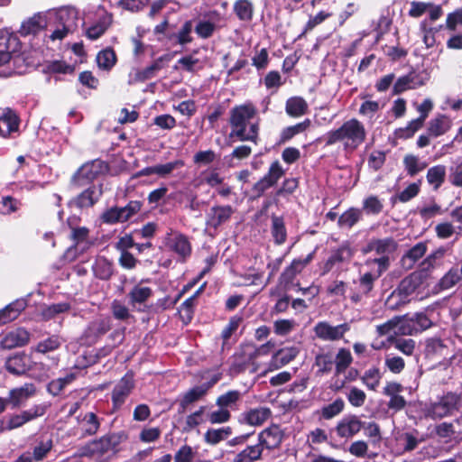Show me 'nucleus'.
<instances>
[{
  "mask_svg": "<svg viewBox=\"0 0 462 462\" xmlns=\"http://www.w3.org/2000/svg\"><path fill=\"white\" fill-rule=\"evenodd\" d=\"M127 437L123 430L105 434L79 447L78 455L96 462H108L120 451V446Z\"/></svg>",
  "mask_w": 462,
  "mask_h": 462,
  "instance_id": "nucleus-1",
  "label": "nucleus"
},
{
  "mask_svg": "<svg viewBox=\"0 0 462 462\" xmlns=\"http://www.w3.org/2000/svg\"><path fill=\"white\" fill-rule=\"evenodd\" d=\"M256 110L252 105H242L230 110L229 125L230 138L238 141H250L256 143L259 134V123L256 119Z\"/></svg>",
  "mask_w": 462,
  "mask_h": 462,
  "instance_id": "nucleus-2",
  "label": "nucleus"
},
{
  "mask_svg": "<svg viewBox=\"0 0 462 462\" xmlns=\"http://www.w3.org/2000/svg\"><path fill=\"white\" fill-rule=\"evenodd\" d=\"M366 137L364 125L356 118L344 122L338 128L327 132L322 137L326 146L342 143L344 150L354 151L359 147Z\"/></svg>",
  "mask_w": 462,
  "mask_h": 462,
  "instance_id": "nucleus-3",
  "label": "nucleus"
},
{
  "mask_svg": "<svg viewBox=\"0 0 462 462\" xmlns=\"http://www.w3.org/2000/svg\"><path fill=\"white\" fill-rule=\"evenodd\" d=\"M272 346L273 344L271 342L263 344L260 346H256L252 343L242 345L239 352L235 356L231 367L232 371L234 373H241L248 366H251V373L257 372L261 368V365L256 359L261 356H268Z\"/></svg>",
  "mask_w": 462,
  "mask_h": 462,
  "instance_id": "nucleus-4",
  "label": "nucleus"
},
{
  "mask_svg": "<svg viewBox=\"0 0 462 462\" xmlns=\"http://www.w3.org/2000/svg\"><path fill=\"white\" fill-rule=\"evenodd\" d=\"M397 247V244L393 238L372 239L364 249L365 253L374 252L378 257L368 258L365 264L372 266L377 264V269L385 272L389 267V255L393 254Z\"/></svg>",
  "mask_w": 462,
  "mask_h": 462,
  "instance_id": "nucleus-5",
  "label": "nucleus"
},
{
  "mask_svg": "<svg viewBox=\"0 0 462 462\" xmlns=\"http://www.w3.org/2000/svg\"><path fill=\"white\" fill-rule=\"evenodd\" d=\"M420 284V278L418 274L412 273L405 277L398 287L391 293L386 300V304L391 309H396L411 300Z\"/></svg>",
  "mask_w": 462,
  "mask_h": 462,
  "instance_id": "nucleus-6",
  "label": "nucleus"
},
{
  "mask_svg": "<svg viewBox=\"0 0 462 462\" xmlns=\"http://www.w3.org/2000/svg\"><path fill=\"white\" fill-rule=\"evenodd\" d=\"M459 398L456 393H448L432 402L426 410V415L434 420L450 416L459 410Z\"/></svg>",
  "mask_w": 462,
  "mask_h": 462,
  "instance_id": "nucleus-7",
  "label": "nucleus"
},
{
  "mask_svg": "<svg viewBox=\"0 0 462 462\" xmlns=\"http://www.w3.org/2000/svg\"><path fill=\"white\" fill-rule=\"evenodd\" d=\"M107 171V165L101 160H93L83 164L73 176L76 185L81 187L92 182Z\"/></svg>",
  "mask_w": 462,
  "mask_h": 462,
  "instance_id": "nucleus-8",
  "label": "nucleus"
},
{
  "mask_svg": "<svg viewBox=\"0 0 462 462\" xmlns=\"http://www.w3.org/2000/svg\"><path fill=\"white\" fill-rule=\"evenodd\" d=\"M350 330L348 323H342L332 326L327 321L318 322L313 331L315 336L323 341H337L344 337L345 334Z\"/></svg>",
  "mask_w": 462,
  "mask_h": 462,
  "instance_id": "nucleus-9",
  "label": "nucleus"
},
{
  "mask_svg": "<svg viewBox=\"0 0 462 462\" xmlns=\"http://www.w3.org/2000/svg\"><path fill=\"white\" fill-rule=\"evenodd\" d=\"M430 79L428 69L413 70L409 74L400 77L393 86V93L400 94L405 90L416 88L424 85Z\"/></svg>",
  "mask_w": 462,
  "mask_h": 462,
  "instance_id": "nucleus-10",
  "label": "nucleus"
},
{
  "mask_svg": "<svg viewBox=\"0 0 462 462\" xmlns=\"http://www.w3.org/2000/svg\"><path fill=\"white\" fill-rule=\"evenodd\" d=\"M47 410V405L45 404H37L33 405L28 410L23 411L18 414H12L9 416L7 420V429L8 430H13L18 429L29 421H32L39 417H42L45 414Z\"/></svg>",
  "mask_w": 462,
  "mask_h": 462,
  "instance_id": "nucleus-11",
  "label": "nucleus"
},
{
  "mask_svg": "<svg viewBox=\"0 0 462 462\" xmlns=\"http://www.w3.org/2000/svg\"><path fill=\"white\" fill-rule=\"evenodd\" d=\"M165 246L185 260L191 254V245L184 235L178 232H170L165 236Z\"/></svg>",
  "mask_w": 462,
  "mask_h": 462,
  "instance_id": "nucleus-12",
  "label": "nucleus"
},
{
  "mask_svg": "<svg viewBox=\"0 0 462 462\" xmlns=\"http://www.w3.org/2000/svg\"><path fill=\"white\" fill-rule=\"evenodd\" d=\"M134 387V382L131 374H127L121 378V380L115 385L111 394L114 410H118L122 407Z\"/></svg>",
  "mask_w": 462,
  "mask_h": 462,
  "instance_id": "nucleus-13",
  "label": "nucleus"
},
{
  "mask_svg": "<svg viewBox=\"0 0 462 462\" xmlns=\"http://www.w3.org/2000/svg\"><path fill=\"white\" fill-rule=\"evenodd\" d=\"M353 254L354 251L350 247V245L347 242L343 243L337 250L332 252L331 255L325 262L322 266L321 274L324 275L329 273L341 263H348L353 257Z\"/></svg>",
  "mask_w": 462,
  "mask_h": 462,
  "instance_id": "nucleus-14",
  "label": "nucleus"
},
{
  "mask_svg": "<svg viewBox=\"0 0 462 462\" xmlns=\"http://www.w3.org/2000/svg\"><path fill=\"white\" fill-rule=\"evenodd\" d=\"M376 331L380 336L386 335H411L413 329L410 323L404 319L394 318L387 322L376 327Z\"/></svg>",
  "mask_w": 462,
  "mask_h": 462,
  "instance_id": "nucleus-15",
  "label": "nucleus"
},
{
  "mask_svg": "<svg viewBox=\"0 0 462 462\" xmlns=\"http://www.w3.org/2000/svg\"><path fill=\"white\" fill-rule=\"evenodd\" d=\"M362 428L363 422L356 415H346L337 422L336 432L340 438L350 439Z\"/></svg>",
  "mask_w": 462,
  "mask_h": 462,
  "instance_id": "nucleus-16",
  "label": "nucleus"
},
{
  "mask_svg": "<svg viewBox=\"0 0 462 462\" xmlns=\"http://www.w3.org/2000/svg\"><path fill=\"white\" fill-rule=\"evenodd\" d=\"M298 354L299 350L297 347L292 346L280 349L273 356L268 364V367L262 372V374L265 375L268 372L274 371L289 364L297 356Z\"/></svg>",
  "mask_w": 462,
  "mask_h": 462,
  "instance_id": "nucleus-17",
  "label": "nucleus"
},
{
  "mask_svg": "<svg viewBox=\"0 0 462 462\" xmlns=\"http://www.w3.org/2000/svg\"><path fill=\"white\" fill-rule=\"evenodd\" d=\"M283 438L282 430L277 425H272L258 435V444L262 448L273 449L280 446Z\"/></svg>",
  "mask_w": 462,
  "mask_h": 462,
  "instance_id": "nucleus-18",
  "label": "nucleus"
},
{
  "mask_svg": "<svg viewBox=\"0 0 462 462\" xmlns=\"http://www.w3.org/2000/svg\"><path fill=\"white\" fill-rule=\"evenodd\" d=\"M271 416L272 411L270 408L260 406L243 412L241 414V422L258 427L267 421Z\"/></svg>",
  "mask_w": 462,
  "mask_h": 462,
  "instance_id": "nucleus-19",
  "label": "nucleus"
},
{
  "mask_svg": "<svg viewBox=\"0 0 462 462\" xmlns=\"http://www.w3.org/2000/svg\"><path fill=\"white\" fill-rule=\"evenodd\" d=\"M28 60H0V77H9L13 74H23L34 68L27 62Z\"/></svg>",
  "mask_w": 462,
  "mask_h": 462,
  "instance_id": "nucleus-20",
  "label": "nucleus"
},
{
  "mask_svg": "<svg viewBox=\"0 0 462 462\" xmlns=\"http://www.w3.org/2000/svg\"><path fill=\"white\" fill-rule=\"evenodd\" d=\"M284 171L279 162L271 164L268 172L255 184L254 189L258 192H263L274 186L283 176Z\"/></svg>",
  "mask_w": 462,
  "mask_h": 462,
  "instance_id": "nucleus-21",
  "label": "nucleus"
},
{
  "mask_svg": "<svg viewBox=\"0 0 462 462\" xmlns=\"http://www.w3.org/2000/svg\"><path fill=\"white\" fill-rule=\"evenodd\" d=\"M233 213V208L228 205L212 207L207 215V226L216 229L226 222Z\"/></svg>",
  "mask_w": 462,
  "mask_h": 462,
  "instance_id": "nucleus-22",
  "label": "nucleus"
},
{
  "mask_svg": "<svg viewBox=\"0 0 462 462\" xmlns=\"http://www.w3.org/2000/svg\"><path fill=\"white\" fill-rule=\"evenodd\" d=\"M161 61L162 60H156L144 68H134L129 73L128 83L132 85L153 78L162 67Z\"/></svg>",
  "mask_w": 462,
  "mask_h": 462,
  "instance_id": "nucleus-23",
  "label": "nucleus"
},
{
  "mask_svg": "<svg viewBox=\"0 0 462 462\" xmlns=\"http://www.w3.org/2000/svg\"><path fill=\"white\" fill-rule=\"evenodd\" d=\"M46 26V16L41 13H38L22 23L19 29V33L22 36L35 35L43 30Z\"/></svg>",
  "mask_w": 462,
  "mask_h": 462,
  "instance_id": "nucleus-24",
  "label": "nucleus"
},
{
  "mask_svg": "<svg viewBox=\"0 0 462 462\" xmlns=\"http://www.w3.org/2000/svg\"><path fill=\"white\" fill-rule=\"evenodd\" d=\"M35 393V385L33 383H25L20 387L10 390L9 398L7 400L8 402H10L12 403L13 407H19L34 396Z\"/></svg>",
  "mask_w": 462,
  "mask_h": 462,
  "instance_id": "nucleus-25",
  "label": "nucleus"
},
{
  "mask_svg": "<svg viewBox=\"0 0 462 462\" xmlns=\"http://www.w3.org/2000/svg\"><path fill=\"white\" fill-rule=\"evenodd\" d=\"M30 358L24 353H17L5 361L6 370L15 375L23 374L30 368Z\"/></svg>",
  "mask_w": 462,
  "mask_h": 462,
  "instance_id": "nucleus-26",
  "label": "nucleus"
},
{
  "mask_svg": "<svg viewBox=\"0 0 462 462\" xmlns=\"http://www.w3.org/2000/svg\"><path fill=\"white\" fill-rule=\"evenodd\" d=\"M54 14L60 26L75 31L78 25L79 13L74 7L65 6L55 10Z\"/></svg>",
  "mask_w": 462,
  "mask_h": 462,
  "instance_id": "nucleus-27",
  "label": "nucleus"
},
{
  "mask_svg": "<svg viewBox=\"0 0 462 462\" xmlns=\"http://www.w3.org/2000/svg\"><path fill=\"white\" fill-rule=\"evenodd\" d=\"M19 128V118L11 109L6 108L0 116V135L7 137Z\"/></svg>",
  "mask_w": 462,
  "mask_h": 462,
  "instance_id": "nucleus-28",
  "label": "nucleus"
},
{
  "mask_svg": "<svg viewBox=\"0 0 462 462\" xmlns=\"http://www.w3.org/2000/svg\"><path fill=\"white\" fill-rule=\"evenodd\" d=\"M29 338V332L20 328L6 334L1 341V346L5 349L23 346L28 343Z\"/></svg>",
  "mask_w": 462,
  "mask_h": 462,
  "instance_id": "nucleus-29",
  "label": "nucleus"
},
{
  "mask_svg": "<svg viewBox=\"0 0 462 462\" xmlns=\"http://www.w3.org/2000/svg\"><path fill=\"white\" fill-rule=\"evenodd\" d=\"M195 386L186 392L180 401V412H184L189 405L200 400L215 383Z\"/></svg>",
  "mask_w": 462,
  "mask_h": 462,
  "instance_id": "nucleus-30",
  "label": "nucleus"
},
{
  "mask_svg": "<svg viewBox=\"0 0 462 462\" xmlns=\"http://www.w3.org/2000/svg\"><path fill=\"white\" fill-rule=\"evenodd\" d=\"M21 44L14 34H0V56L2 58H17Z\"/></svg>",
  "mask_w": 462,
  "mask_h": 462,
  "instance_id": "nucleus-31",
  "label": "nucleus"
},
{
  "mask_svg": "<svg viewBox=\"0 0 462 462\" xmlns=\"http://www.w3.org/2000/svg\"><path fill=\"white\" fill-rule=\"evenodd\" d=\"M219 19V14L213 12L208 14V19H201L195 26V32L200 38L207 39L213 35L216 28L217 22Z\"/></svg>",
  "mask_w": 462,
  "mask_h": 462,
  "instance_id": "nucleus-32",
  "label": "nucleus"
},
{
  "mask_svg": "<svg viewBox=\"0 0 462 462\" xmlns=\"http://www.w3.org/2000/svg\"><path fill=\"white\" fill-rule=\"evenodd\" d=\"M25 307L24 300H17L7 305L0 310V324H5L17 319Z\"/></svg>",
  "mask_w": 462,
  "mask_h": 462,
  "instance_id": "nucleus-33",
  "label": "nucleus"
},
{
  "mask_svg": "<svg viewBox=\"0 0 462 462\" xmlns=\"http://www.w3.org/2000/svg\"><path fill=\"white\" fill-rule=\"evenodd\" d=\"M71 309V304L69 301L52 303L42 307L41 310V317L43 320H51L59 318L60 315L68 312Z\"/></svg>",
  "mask_w": 462,
  "mask_h": 462,
  "instance_id": "nucleus-34",
  "label": "nucleus"
},
{
  "mask_svg": "<svg viewBox=\"0 0 462 462\" xmlns=\"http://www.w3.org/2000/svg\"><path fill=\"white\" fill-rule=\"evenodd\" d=\"M102 191L96 186H91L80 193L74 200L79 208H88L93 206L99 199Z\"/></svg>",
  "mask_w": 462,
  "mask_h": 462,
  "instance_id": "nucleus-35",
  "label": "nucleus"
},
{
  "mask_svg": "<svg viewBox=\"0 0 462 462\" xmlns=\"http://www.w3.org/2000/svg\"><path fill=\"white\" fill-rule=\"evenodd\" d=\"M263 448L258 443L247 446L235 457L233 462H255L261 459Z\"/></svg>",
  "mask_w": 462,
  "mask_h": 462,
  "instance_id": "nucleus-36",
  "label": "nucleus"
},
{
  "mask_svg": "<svg viewBox=\"0 0 462 462\" xmlns=\"http://www.w3.org/2000/svg\"><path fill=\"white\" fill-rule=\"evenodd\" d=\"M417 210L420 217L425 221L440 216L444 212L441 206L434 199L425 201L421 206L418 207Z\"/></svg>",
  "mask_w": 462,
  "mask_h": 462,
  "instance_id": "nucleus-37",
  "label": "nucleus"
},
{
  "mask_svg": "<svg viewBox=\"0 0 462 462\" xmlns=\"http://www.w3.org/2000/svg\"><path fill=\"white\" fill-rule=\"evenodd\" d=\"M446 178V167L444 165L439 164L433 167H430L426 175V179L428 183L432 186V188L437 190L440 188V186L444 183Z\"/></svg>",
  "mask_w": 462,
  "mask_h": 462,
  "instance_id": "nucleus-38",
  "label": "nucleus"
},
{
  "mask_svg": "<svg viewBox=\"0 0 462 462\" xmlns=\"http://www.w3.org/2000/svg\"><path fill=\"white\" fill-rule=\"evenodd\" d=\"M232 435V429L229 426L219 429H209L204 435V439L208 444L217 445Z\"/></svg>",
  "mask_w": 462,
  "mask_h": 462,
  "instance_id": "nucleus-39",
  "label": "nucleus"
},
{
  "mask_svg": "<svg viewBox=\"0 0 462 462\" xmlns=\"http://www.w3.org/2000/svg\"><path fill=\"white\" fill-rule=\"evenodd\" d=\"M205 406H200L199 410L185 418L181 428L182 432H190L205 421Z\"/></svg>",
  "mask_w": 462,
  "mask_h": 462,
  "instance_id": "nucleus-40",
  "label": "nucleus"
},
{
  "mask_svg": "<svg viewBox=\"0 0 462 462\" xmlns=\"http://www.w3.org/2000/svg\"><path fill=\"white\" fill-rule=\"evenodd\" d=\"M52 439L48 437L40 438L34 447L32 448V454L31 455L35 461H41L52 448Z\"/></svg>",
  "mask_w": 462,
  "mask_h": 462,
  "instance_id": "nucleus-41",
  "label": "nucleus"
},
{
  "mask_svg": "<svg viewBox=\"0 0 462 462\" xmlns=\"http://www.w3.org/2000/svg\"><path fill=\"white\" fill-rule=\"evenodd\" d=\"M110 328L109 319H97L89 323L86 330V336L96 338L106 334Z\"/></svg>",
  "mask_w": 462,
  "mask_h": 462,
  "instance_id": "nucleus-42",
  "label": "nucleus"
},
{
  "mask_svg": "<svg viewBox=\"0 0 462 462\" xmlns=\"http://www.w3.org/2000/svg\"><path fill=\"white\" fill-rule=\"evenodd\" d=\"M308 104L300 97H293L286 102V112L288 115L299 117L307 112Z\"/></svg>",
  "mask_w": 462,
  "mask_h": 462,
  "instance_id": "nucleus-43",
  "label": "nucleus"
},
{
  "mask_svg": "<svg viewBox=\"0 0 462 462\" xmlns=\"http://www.w3.org/2000/svg\"><path fill=\"white\" fill-rule=\"evenodd\" d=\"M383 273V271L376 269L374 272L364 273L359 279V291L364 295H367L373 290L374 281H376Z\"/></svg>",
  "mask_w": 462,
  "mask_h": 462,
  "instance_id": "nucleus-44",
  "label": "nucleus"
},
{
  "mask_svg": "<svg viewBox=\"0 0 462 462\" xmlns=\"http://www.w3.org/2000/svg\"><path fill=\"white\" fill-rule=\"evenodd\" d=\"M427 251V245L425 243H418L413 247H411L407 253L403 255L402 261L403 264H407L409 267H411L419 259H420Z\"/></svg>",
  "mask_w": 462,
  "mask_h": 462,
  "instance_id": "nucleus-45",
  "label": "nucleus"
},
{
  "mask_svg": "<svg viewBox=\"0 0 462 462\" xmlns=\"http://www.w3.org/2000/svg\"><path fill=\"white\" fill-rule=\"evenodd\" d=\"M361 217V209L351 208L339 217L337 224L341 228H351L359 221Z\"/></svg>",
  "mask_w": 462,
  "mask_h": 462,
  "instance_id": "nucleus-46",
  "label": "nucleus"
},
{
  "mask_svg": "<svg viewBox=\"0 0 462 462\" xmlns=\"http://www.w3.org/2000/svg\"><path fill=\"white\" fill-rule=\"evenodd\" d=\"M234 12L241 21H250L253 18L254 5L250 0H236Z\"/></svg>",
  "mask_w": 462,
  "mask_h": 462,
  "instance_id": "nucleus-47",
  "label": "nucleus"
},
{
  "mask_svg": "<svg viewBox=\"0 0 462 462\" xmlns=\"http://www.w3.org/2000/svg\"><path fill=\"white\" fill-rule=\"evenodd\" d=\"M152 294L151 288L142 285L134 286L129 292L130 303L133 306L145 302Z\"/></svg>",
  "mask_w": 462,
  "mask_h": 462,
  "instance_id": "nucleus-48",
  "label": "nucleus"
},
{
  "mask_svg": "<svg viewBox=\"0 0 462 462\" xmlns=\"http://www.w3.org/2000/svg\"><path fill=\"white\" fill-rule=\"evenodd\" d=\"M93 272L96 277L107 280L113 273L112 264L105 257H98L93 265Z\"/></svg>",
  "mask_w": 462,
  "mask_h": 462,
  "instance_id": "nucleus-49",
  "label": "nucleus"
},
{
  "mask_svg": "<svg viewBox=\"0 0 462 462\" xmlns=\"http://www.w3.org/2000/svg\"><path fill=\"white\" fill-rule=\"evenodd\" d=\"M241 399V393L236 390L228 391L217 397L216 404L218 408L233 409Z\"/></svg>",
  "mask_w": 462,
  "mask_h": 462,
  "instance_id": "nucleus-50",
  "label": "nucleus"
},
{
  "mask_svg": "<svg viewBox=\"0 0 462 462\" xmlns=\"http://www.w3.org/2000/svg\"><path fill=\"white\" fill-rule=\"evenodd\" d=\"M403 164L407 173L414 176L427 167V163L421 162L417 156L407 154L403 159Z\"/></svg>",
  "mask_w": 462,
  "mask_h": 462,
  "instance_id": "nucleus-51",
  "label": "nucleus"
},
{
  "mask_svg": "<svg viewBox=\"0 0 462 462\" xmlns=\"http://www.w3.org/2000/svg\"><path fill=\"white\" fill-rule=\"evenodd\" d=\"M272 235L278 245H282L286 240V229L282 218L273 216L272 217Z\"/></svg>",
  "mask_w": 462,
  "mask_h": 462,
  "instance_id": "nucleus-52",
  "label": "nucleus"
},
{
  "mask_svg": "<svg viewBox=\"0 0 462 462\" xmlns=\"http://www.w3.org/2000/svg\"><path fill=\"white\" fill-rule=\"evenodd\" d=\"M314 252L310 253L305 258L294 259L291 265L285 270L284 274L292 279L297 273H300L303 268L309 264L313 259Z\"/></svg>",
  "mask_w": 462,
  "mask_h": 462,
  "instance_id": "nucleus-53",
  "label": "nucleus"
},
{
  "mask_svg": "<svg viewBox=\"0 0 462 462\" xmlns=\"http://www.w3.org/2000/svg\"><path fill=\"white\" fill-rule=\"evenodd\" d=\"M111 22L110 17L104 16L97 23L88 27L86 31V34L89 39L96 40L99 36H101L107 27L109 26Z\"/></svg>",
  "mask_w": 462,
  "mask_h": 462,
  "instance_id": "nucleus-54",
  "label": "nucleus"
},
{
  "mask_svg": "<svg viewBox=\"0 0 462 462\" xmlns=\"http://www.w3.org/2000/svg\"><path fill=\"white\" fill-rule=\"evenodd\" d=\"M344 401L341 398H337L321 409V416L325 420H330L338 415L344 410Z\"/></svg>",
  "mask_w": 462,
  "mask_h": 462,
  "instance_id": "nucleus-55",
  "label": "nucleus"
},
{
  "mask_svg": "<svg viewBox=\"0 0 462 462\" xmlns=\"http://www.w3.org/2000/svg\"><path fill=\"white\" fill-rule=\"evenodd\" d=\"M410 323V326L414 331L425 330L431 327L432 321L423 312L416 313L411 319H405Z\"/></svg>",
  "mask_w": 462,
  "mask_h": 462,
  "instance_id": "nucleus-56",
  "label": "nucleus"
},
{
  "mask_svg": "<svg viewBox=\"0 0 462 462\" xmlns=\"http://www.w3.org/2000/svg\"><path fill=\"white\" fill-rule=\"evenodd\" d=\"M184 165L181 160H176L164 164L153 165V172L155 175L165 178L170 175L174 170L179 169Z\"/></svg>",
  "mask_w": 462,
  "mask_h": 462,
  "instance_id": "nucleus-57",
  "label": "nucleus"
},
{
  "mask_svg": "<svg viewBox=\"0 0 462 462\" xmlns=\"http://www.w3.org/2000/svg\"><path fill=\"white\" fill-rule=\"evenodd\" d=\"M81 424L88 435L96 434L100 427V422L94 412H87L82 418Z\"/></svg>",
  "mask_w": 462,
  "mask_h": 462,
  "instance_id": "nucleus-58",
  "label": "nucleus"
},
{
  "mask_svg": "<svg viewBox=\"0 0 462 462\" xmlns=\"http://www.w3.org/2000/svg\"><path fill=\"white\" fill-rule=\"evenodd\" d=\"M449 128L448 120L444 117H439L431 120L429 126V133L433 136H439L445 134Z\"/></svg>",
  "mask_w": 462,
  "mask_h": 462,
  "instance_id": "nucleus-59",
  "label": "nucleus"
},
{
  "mask_svg": "<svg viewBox=\"0 0 462 462\" xmlns=\"http://www.w3.org/2000/svg\"><path fill=\"white\" fill-rule=\"evenodd\" d=\"M461 280L457 269H450L439 281V286L441 290H448Z\"/></svg>",
  "mask_w": 462,
  "mask_h": 462,
  "instance_id": "nucleus-60",
  "label": "nucleus"
},
{
  "mask_svg": "<svg viewBox=\"0 0 462 462\" xmlns=\"http://www.w3.org/2000/svg\"><path fill=\"white\" fill-rule=\"evenodd\" d=\"M336 371L337 374L344 372L352 363V356L349 350L341 348L336 356Z\"/></svg>",
  "mask_w": 462,
  "mask_h": 462,
  "instance_id": "nucleus-61",
  "label": "nucleus"
},
{
  "mask_svg": "<svg viewBox=\"0 0 462 462\" xmlns=\"http://www.w3.org/2000/svg\"><path fill=\"white\" fill-rule=\"evenodd\" d=\"M385 366L393 374H400L405 367V362L402 357L389 354L385 356Z\"/></svg>",
  "mask_w": 462,
  "mask_h": 462,
  "instance_id": "nucleus-62",
  "label": "nucleus"
},
{
  "mask_svg": "<svg viewBox=\"0 0 462 462\" xmlns=\"http://www.w3.org/2000/svg\"><path fill=\"white\" fill-rule=\"evenodd\" d=\"M380 379H381V375H380V372L379 370L375 369V368H372V369H369L367 370L364 376L362 377V381L364 383V384L370 390H373L374 391L379 383H380Z\"/></svg>",
  "mask_w": 462,
  "mask_h": 462,
  "instance_id": "nucleus-63",
  "label": "nucleus"
},
{
  "mask_svg": "<svg viewBox=\"0 0 462 462\" xmlns=\"http://www.w3.org/2000/svg\"><path fill=\"white\" fill-rule=\"evenodd\" d=\"M61 345V340L58 336H51L41 342L37 345L36 350L40 353H47L50 351H54L60 347Z\"/></svg>",
  "mask_w": 462,
  "mask_h": 462,
  "instance_id": "nucleus-64",
  "label": "nucleus"
}]
</instances>
